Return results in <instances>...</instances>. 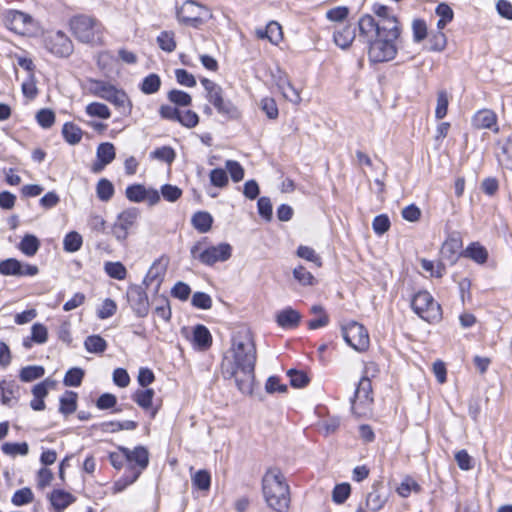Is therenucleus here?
Segmentation results:
<instances>
[{
    "label": "nucleus",
    "mask_w": 512,
    "mask_h": 512,
    "mask_svg": "<svg viewBox=\"0 0 512 512\" xmlns=\"http://www.w3.org/2000/svg\"><path fill=\"white\" fill-rule=\"evenodd\" d=\"M256 359V347L249 331H239L233 336L231 347L224 353L221 373L225 379H234L242 394H252Z\"/></svg>",
    "instance_id": "f257e3e1"
},
{
    "label": "nucleus",
    "mask_w": 512,
    "mask_h": 512,
    "mask_svg": "<svg viewBox=\"0 0 512 512\" xmlns=\"http://www.w3.org/2000/svg\"><path fill=\"white\" fill-rule=\"evenodd\" d=\"M401 33L390 35L377 30L374 16L364 14L358 20V41L368 45V58L373 63L393 60L397 55V40Z\"/></svg>",
    "instance_id": "f03ea898"
},
{
    "label": "nucleus",
    "mask_w": 512,
    "mask_h": 512,
    "mask_svg": "<svg viewBox=\"0 0 512 512\" xmlns=\"http://www.w3.org/2000/svg\"><path fill=\"white\" fill-rule=\"evenodd\" d=\"M266 503L277 512H286L290 504L289 486L279 469H269L262 480Z\"/></svg>",
    "instance_id": "7ed1b4c3"
},
{
    "label": "nucleus",
    "mask_w": 512,
    "mask_h": 512,
    "mask_svg": "<svg viewBox=\"0 0 512 512\" xmlns=\"http://www.w3.org/2000/svg\"><path fill=\"white\" fill-rule=\"evenodd\" d=\"M119 450L124 454L125 459L129 464L135 463L137 465V467L130 466L125 475L115 483L116 490L122 491L128 485L134 483L142 471L148 466L149 453L143 446H138L133 450L126 447H120Z\"/></svg>",
    "instance_id": "20e7f679"
},
{
    "label": "nucleus",
    "mask_w": 512,
    "mask_h": 512,
    "mask_svg": "<svg viewBox=\"0 0 512 512\" xmlns=\"http://www.w3.org/2000/svg\"><path fill=\"white\" fill-rule=\"evenodd\" d=\"M89 91L96 97L102 98L113 104L121 113H129L131 104L127 94L117 89L109 82L91 79L89 81Z\"/></svg>",
    "instance_id": "39448f33"
},
{
    "label": "nucleus",
    "mask_w": 512,
    "mask_h": 512,
    "mask_svg": "<svg viewBox=\"0 0 512 512\" xmlns=\"http://www.w3.org/2000/svg\"><path fill=\"white\" fill-rule=\"evenodd\" d=\"M71 30L74 36L83 43H98L101 41L102 25L94 18L79 15L71 19Z\"/></svg>",
    "instance_id": "423d86ee"
},
{
    "label": "nucleus",
    "mask_w": 512,
    "mask_h": 512,
    "mask_svg": "<svg viewBox=\"0 0 512 512\" xmlns=\"http://www.w3.org/2000/svg\"><path fill=\"white\" fill-rule=\"evenodd\" d=\"M201 84L207 92V100L216 108L217 112L227 118L236 119L240 113L237 107L229 100L223 98V89L208 78H202Z\"/></svg>",
    "instance_id": "0eeeda50"
},
{
    "label": "nucleus",
    "mask_w": 512,
    "mask_h": 512,
    "mask_svg": "<svg viewBox=\"0 0 512 512\" xmlns=\"http://www.w3.org/2000/svg\"><path fill=\"white\" fill-rule=\"evenodd\" d=\"M1 19L8 30L18 35H31L37 28L34 18L20 10L6 9L1 13Z\"/></svg>",
    "instance_id": "6e6552de"
},
{
    "label": "nucleus",
    "mask_w": 512,
    "mask_h": 512,
    "mask_svg": "<svg viewBox=\"0 0 512 512\" xmlns=\"http://www.w3.org/2000/svg\"><path fill=\"white\" fill-rule=\"evenodd\" d=\"M190 253L202 264L212 266L217 262L227 261L232 255V247L228 243H220L202 249V242L199 241L191 247Z\"/></svg>",
    "instance_id": "1a4fd4ad"
},
{
    "label": "nucleus",
    "mask_w": 512,
    "mask_h": 512,
    "mask_svg": "<svg viewBox=\"0 0 512 512\" xmlns=\"http://www.w3.org/2000/svg\"><path fill=\"white\" fill-rule=\"evenodd\" d=\"M177 19L180 23L198 28L207 22L212 14L210 10L195 1L187 0L179 8H177Z\"/></svg>",
    "instance_id": "9d476101"
},
{
    "label": "nucleus",
    "mask_w": 512,
    "mask_h": 512,
    "mask_svg": "<svg viewBox=\"0 0 512 512\" xmlns=\"http://www.w3.org/2000/svg\"><path fill=\"white\" fill-rule=\"evenodd\" d=\"M411 307L420 318L429 323L441 319V307L427 291L417 292L412 298Z\"/></svg>",
    "instance_id": "9b49d317"
},
{
    "label": "nucleus",
    "mask_w": 512,
    "mask_h": 512,
    "mask_svg": "<svg viewBox=\"0 0 512 512\" xmlns=\"http://www.w3.org/2000/svg\"><path fill=\"white\" fill-rule=\"evenodd\" d=\"M371 11L375 16L374 24L377 26V30L390 35L401 33V24L390 7L381 3H374Z\"/></svg>",
    "instance_id": "f8f14e48"
},
{
    "label": "nucleus",
    "mask_w": 512,
    "mask_h": 512,
    "mask_svg": "<svg viewBox=\"0 0 512 512\" xmlns=\"http://www.w3.org/2000/svg\"><path fill=\"white\" fill-rule=\"evenodd\" d=\"M345 342L358 352L366 351L370 345L367 329L360 323L352 321L342 327Z\"/></svg>",
    "instance_id": "ddd939ff"
},
{
    "label": "nucleus",
    "mask_w": 512,
    "mask_h": 512,
    "mask_svg": "<svg viewBox=\"0 0 512 512\" xmlns=\"http://www.w3.org/2000/svg\"><path fill=\"white\" fill-rule=\"evenodd\" d=\"M229 172L234 182H239L244 178V169L239 162H226V169L216 168L211 170L209 177L211 184L218 188H224L228 185Z\"/></svg>",
    "instance_id": "4468645a"
},
{
    "label": "nucleus",
    "mask_w": 512,
    "mask_h": 512,
    "mask_svg": "<svg viewBox=\"0 0 512 512\" xmlns=\"http://www.w3.org/2000/svg\"><path fill=\"white\" fill-rule=\"evenodd\" d=\"M138 217L139 210L137 208L126 209L117 216L112 226V234L119 242L127 239L129 230L135 226Z\"/></svg>",
    "instance_id": "2eb2a0df"
},
{
    "label": "nucleus",
    "mask_w": 512,
    "mask_h": 512,
    "mask_svg": "<svg viewBox=\"0 0 512 512\" xmlns=\"http://www.w3.org/2000/svg\"><path fill=\"white\" fill-rule=\"evenodd\" d=\"M45 48L57 57H68L73 52V44L61 31L50 32L44 38Z\"/></svg>",
    "instance_id": "dca6fc26"
},
{
    "label": "nucleus",
    "mask_w": 512,
    "mask_h": 512,
    "mask_svg": "<svg viewBox=\"0 0 512 512\" xmlns=\"http://www.w3.org/2000/svg\"><path fill=\"white\" fill-rule=\"evenodd\" d=\"M372 401L371 380L367 376H364L360 379L355 390L354 398L351 400L353 412L359 415L365 413V409L369 408Z\"/></svg>",
    "instance_id": "f3484780"
},
{
    "label": "nucleus",
    "mask_w": 512,
    "mask_h": 512,
    "mask_svg": "<svg viewBox=\"0 0 512 512\" xmlns=\"http://www.w3.org/2000/svg\"><path fill=\"white\" fill-rule=\"evenodd\" d=\"M127 301L137 317H146L149 313L147 293L140 285H130L127 289Z\"/></svg>",
    "instance_id": "a211bd4d"
},
{
    "label": "nucleus",
    "mask_w": 512,
    "mask_h": 512,
    "mask_svg": "<svg viewBox=\"0 0 512 512\" xmlns=\"http://www.w3.org/2000/svg\"><path fill=\"white\" fill-rule=\"evenodd\" d=\"M39 272L36 265L21 263L16 258H8L0 261V274L3 276H35Z\"/></svg>",
    "instance_id": "6ab92c4d"
},
{
    "label": "nucleus",
    "mask_w": 512,
    "mask_h": 512,
    "mask_svg": "<svg viewBox=\"0 0 512 512\" xmlns=\"http://www.w3.org/2000/svg\"><path fill=\"white\" fill-rule=\"evenodd\" d=\"M463 246L462 238L460 233L453 232L444 241L441 247V256L444 260L449 261L450 264H454L458 257L461 256V249Z\"/></svg>",
    "instance_id": "aec40b11"
},
{
    "label": "nucleus",
    "mask_w": 512,
    "mask_h": 512,
    "mask_svg": "<svg viewBox=\"0 0 512 512\" xmlns=\"http://www.w3.org/2000/svg\"><path fill=\"white\" fill-rule=\"evenodd\" d=\"M333 38L337 46L346 49L356 38V28L350 24L340 23L335 26Z\"/></svg>",
    "instance_id": "412c9836"
},
{
    "label": "nucleus",
    "mask_w": 512,
    "mask_h": 512,
    "mask_svg": "<svg viewBox=\"0 0 512 512\" xmlns=\"http://www.w3.org/2000/svg\"><path fill=\"white\" fill-rule=\"evenodd\" d=\"M473 125L478 129H490L498 132L497 115L490 109L479 110L473 117Z\"/></svg>",
    "instance_id": "4be33fe9"
},
{
    "label": "nucleus",
    "mask_w": 512,
    "mask_h": 512,
    "mask_svg": "<svg viewBox=\"0 0 512 512\" xmlns=\"http://www.w3.org/2000/svg\"><path fill=\"white\" fill-rule=\"evenodd\" d=\"M300 320L301 314L291 307L281 310L278 312L276 317L278 325L284 329L296 328L299 325Z\"/></svg>",
    "instance_id": "5701e85b"
},
{
    "label": "nucleus",
    "mask_w": 512,
    "mask_h": 512,
    "mask_svg": "<svg viewBox=\"0 0 512 512\" xmlns=\"http://www.w3.org/2000/svg\"><path fill=\"white\" fill-rule=\"evenodd\" d=\"M18 391V386L14 381L1 380L0 381V400L2 405L11 407L16 402L15 393Z\"/></svg>",
    "instance_id": "b1692460"
},
{
    "label": "nucleus",
    "mask_w": 512,
    "mask_h": 512,
    "mask_svg": "<svg viewBox=\"0 0 512 512\" xmlns=\"http://www.w3.org/2000/svg\"><path fill=\"white\" fill-rule=\"evenodd\" d=\"M75 501V497L64 490H54L50 495L52 506L58 511H63Z\"/></svg>",
    "instance_id": "393cba45"
},
{
    "label": "nucleus",
    "mask_w": 512,
    "mask_h": 512,
    "mask_svg": "<svg viewBox=\"0 0 512 512\" xmlns=\"http://www.w3.org/2000/svg\"><path fill=\"white\" fill-rule=\"evenodd\" d=\"M461 256L472 259L476 263L483 264L488 258V252L478 242H474L461 252Z\"/></svg>",
    "instance_id": "a878e982"
},
{
    "label": "nucleus",
    "mask_w": 512,
    "mask_h": 512,
    "mask_svg": "<svg viewBox=\"0 0 512 512\" xmlns=\"http://www.w3.org/2000/svg\"><path fill=\"white\" fill-rule=\"evenodd\" d=\"M191 223L198 232L206 233L212 227L213 217L206 211H198L192 216Z\"/></svg>",
    "instance_id": "bb28decb"
},
{
    "label": "nucleus",
    "mask_w": 512,
    "mask_h": 512,
    "mask_svg": "<svg viewBox=\"0 0 512 512\" xmlns=\"http://www.w3.org/2000/svg\"><path fill=\"white\" fill-rule=\"evenodd\" d=\"M19 250L28 257L34 256L39 248L40 241L32 234H26L18 245Z\"/></svg>",
    "instance_id": "cd10ccee"
},
{
    "label": "nucleus",
    "mask_w": 512,
    "mask_h": 512,
    "mask_svg": "<svg viewBox=\"0 0 512 512\" xmlns=\"http://www.w3.org/2000/svg\"><path fill=\"white\" fill-rule=\"evenodd\" d=\"M193 340L199 348L206 349L211 345L212 337L205 326L197 325L194 329Z\"/></svg>",
    "instance_id": "c85d7f7f"
},
{
    "label": "nucleus",
    "mask_w": 512,
    "mask_h": 512,
    "mask_svg": "<svg viewBox=\"0 0 512 512\" xmlns=\"http://www.w3.org/2000/svg\"><path fill=\"white\" fill-rule=\"evenodd\" d=\"M62 135L69 144H77L82 139V130L76 124L67 122L63 125Z\"/></svg>",
    "instance_id": "c756f323"
},
{
    "label": "nucleus",
    "mask_w": 512,
    "mask_h": 512,
    "mask_svg": "<svg viewBox=\"0 0 512 512\" xmlns=\"http://www.w3.org/2000/svg\"><path fill=\"white\" fill-rule=\"evenodd\" d=\"M85 349L90 353H103L107 348V342L99 335H90L84 341Z\"/></svg>",
    "instance_id": "7c9ffc66"
},
{
    "label": "nucleus",
    "mask_w": 512,
    "mask_h": 512,
    "mask_svg": "<svg viewBox=\"0 0 512 512\" xmlns=\"http://www.w3.org/2000/svg\"><path fill=\"white\" fill-rule=\"evenodd\" d=\"M104 271L107 275L116 280H124L127 276V269L121 262L108 261L104 264Z\"/></svg>",
    "instance_id": "2f4dec72"
},
{
    "label": "nucleus",
    "mask_w": 512,
    "mask_h": 512,
    "mask_svg": "<svg viewBox=\"0 0 512 512\" xmlns=\"http://www.w3.org/2000/svg\"><path fill=\"white\" fill-rule=\"evenodd\" d=\"M436 15L439 17V20L437 22V28L439 30H442L448 23H450L453 20V10L451 7L445 3H440L436 7Z\"/></svg>",
    "instance_id": "473e14b6"
},
{
    "label": "nucleus",
    "mask_w": 512,
    "mask_h": 512,
    "mask_svg": "<svg viewBox=\"0 0 512 512\" xmlns=\"http://www.w3.org/2000/svg\"><path fill=\"white\" fill-rule=\"evenodd\" d=\"M157 43L159 47L168 53L173 52L176 49L175 34L172 31H162L157 36Z\"/></svg>",
    "instance_id": "72a5a7b5"
},
{
    "label": "nucleus",
    "mask_w": 512,
    "mask_h": 512,
    "mask_svg": "<svg viewBox=\"0 0 512 512\" xmlns=\"http://www.w3.org/2000/svg\"><path fill=\"white\" fill-rule=\"evenodd\" d=\"M160 86V77L155 73H151L143 79L140 89L144 94L149 95L156 93L159 90Z\"/></svg>",
    "instance_id": "f704fd0d"
},
{
    "label": "nucleus",
    "mask_w": 512,
    "mask_h": 512,
    "mask_svg": "<svg viewBox=\"0 0 512 512\" xmlns=\"http://www.w3.org/2000/svg\"><path fill=\"white\" fill-rule=\"evenodd\" d=\"M45 373L42 366L31 365L23 367L20 371L19 377L23 382H31L33 380L41 378Z\"/></svg>",
    "instance_id": "c9c22d12"
},
{
    "label": "nucleus",
    "mask_w": 512,
    "mask_h": 512,
    "mask_svg": "<svg viewBox=\"0 0 512 512\" xmlns=\"http://www.w3.org/2000/svg\"><path fill=\"white\" fill-rule=\"evenodd\" d=\"M77 408V394L72 391L66 392V395L60 399V412L69 415L75 412Z\"/></svg>",
    "instance_id": "e433bc0d"
},
{
    "label": "nucleus",
    "mask_w": 512,
    "mask_h": 512,
    "mask_svg": "<svg viewBox=\"0 0 512 512\" xmlns=\"http://www.w3.org/2000/svg\"><path fill=\"white\" fill-rule=\"evenodd\" d=\"M1 450L4 454L15 457L17 455L25 456L29 452V447L26 442L10 443L6 442L2 445Z\"/></svg>",
    "instance_id": "4c0bfd02"
},
{
    "label": "nucleus",
    "mask_w": 512,
    "mask_h": 512,
    "mask_svg": "<svg viewBox=\"0 0 512 512\" xmlns=\"http://www.w3.org/2000/svg\"><path fill=\"white\" fill-rule=\"evenodd\" d=\"M82 243V236L78 232L72 231L65 236L63 240V247L67 252H76L81 248Z\"/></svg>",
    "instance_id": "58836bf2"
},
{
    "label": "nucleus",
    "mask_w": 512,
    "mask_h": 512,
    "mask_svg": "<svg viewBox=\"0 0 512 512\" xmlns=\"http://www.w3.org/2000/svg\"><path fill=\"white\" fill-rule=\"evenodd\" d=\"M83 377L84 371L81 368L74 367L66 372L63 383L67 387H78L81 385Z\"/></svg>",
    "instance_id": "ea45409f"
},
{
    "label": "nucleus",
    "mask_w": 512,
    "mask_h": 512,
    "mask_svg": "<svg viewBox=\"0 0 512 512\" xmlns=\"http://www.w3.org/2000/svg\"><path fill=\"white\" fill-rule=\"evenodd\" d=\"M154 391L152 389L138 390L133 395V400L143 409L148 410L152 406Z\"/></svg>",
    "instance_id": "a19ab883"
},
{
    "label": "nucleus",
    "mask_w": 512,
    "mask_h": 512,
    "mask_svg": "<svg viewBox=\"0 0 512 512\" xmlns=\"http://www.w3.org/2000/svg\"><path fill=\"white\" fill-rule=\"evenodd\" d=\"M86 113L89 116L108 119L111 115L107 105L99 102H92L86 106Z\"/></svg>",
    "instance_id": "79ce46f5"
},
{
    "label": "nucleus",
    "mask_w": 512,
    "mask_h": 512,
    "mask_svg": "<svg viewBox=\"0 0 512 512\" xmlns=\"http://www.w3.org/2000/svg\"><path fill=\"white\" fill-rule=\"evenodd\" d=\"M385 502L386 498L374 489L367 495L366 507L373 512H377L383 508Z\"/></svg>",
    "instance_id": "37998d69"
},
{
    "label": "nucleus",
    "mask_w": 512,
    "mask_h": 512,
    "mask_svg": "<svg viewBox=\"0 0 512 512\" xmlns=\"http://www.w3.org/2000/svg\"><path fill=\"white\" fill-rule=\"evenodd\" d=\"M293 276L303 286H312L316 282L315 277L302 265L294 268Z\"/></svg>",
    "instance_id": "c03bdc74"
},
{
    "label": "nucleus",
    "mask_w": 512,
    "mask_h": 512,
    "mask_svg": "<svg viewBox=\"0 0 512 512\" xmlns=\"http://www.w3.org/2000/svg\"><path fill=\"white\" fill-rule=\"evenodd\" d=\"M33 499H34V495H33L32 490L28 487H25V488L17 490L13 494L11 502L15 506H23V505L31 503L33 501Z\"/></svg>",
    "instance_id": "a18cd8bd"
},
{
    "label": "nucleus",
    "mask_w": 512,
    "mask_h": 512,
    "mask_svg": "<svg viewBox=\"0 0 512 512\" xmlns=\"http://www.w3.org/2000/svg\"><path fill=\"white\" fill-rule=\"evenodd\" d=\"M162 271L159 266L154 263L149 269L146 277L144 278L143 284L148 288L155 284V288L158 289L162 282Z\"/></svg>",
    "instance_id": "49530a36"
},
{
    "label": "nucleus",
    "mask_w": 512,
    "mask_h": 512,
    "mask_svg": "<svg viewBox=\"0 0 512 512\" xmlns=\"http://www.w3.org/2000/svg\"><path fill=\"white\" fill-rule=\"evenodd\" d=\"M420 485L411 477H406L399 487L397 488V492L401 497H408L412 492H419Z\"/></svg>",
    "instance_id": "de8ad7c7"
},
{
    "label": "nucleus",
    "mask_w": 512,
    "mask_h": 512,
    "mask_svg": "<svg viewBox=\"0 0 512 512\" xmlns=\"http://www.w3.org/2000/svg\"><path fill=\"white\" fill-rule=\"evenodd\" d=\"M192 483L199 490H209L211 484V477L209 472L206 470H199L192 477Z\"/></svg>",
    "instance_id": "09e8293b"
},
{
    "label": "nucleus",
    "mask_w": 512,
    "mask_h": 512,
    "mask_svg": "<svg viewBox=\"0 0 512 512\" xmlns=\"http://www.w3.org/2000/svg\"><path fill=\"white\" fill-rule=\"evenodd\" d=\"M155 314L158 318L162 319L165 322H168L170 320L172 313L170 303L167 298L161 297L157 299Z\"/></svg>",
    "instance_id": "8fccbe9b"
},
{
    "label": "nucleus",
    "mask_w": 512,
    "mask_h": 512,
    "mask_svg": "<svg viewBox=\"0 0 512 512\" xmlns=\"http://www.w3.org/2000/svg\"><path fill=\"white\" fill-rule=\"evenodd\" d=\"M449 98L446 91L441 90L437 94V105L435 109V117L437 119H443L448 110Z\"/></svg>",
    "instance_id": "3c124183"
},
{
    "label": "nucleus",
    "mask_w": 512,
    "mask_h": 512,
    "mask_svg": "<svg viewBox=\"0 0 512 512\" xmlns=\"http://www.w3.org/2000/svg\"><path fill=\"white\" fill-rule=\"evenodd\" d=\"M351 493V487L348 483L337 484L332 492V499L337 504H343Z\"/></svg>",
    "instance_id": "603ef678"
},
{
    "label": "nucleus",
    "mask_w": 512,
    "mask_h": 512,
    "mask_svg": "<svg viewBox=\"0 0 512 512\" xmlns=\"http://www.w3.org/2000/svg\"><path fill=\"white\" fill-rule=\"evenodd\" d=\"M146 187L141 184H135L126 188V197L132 202H143L145 200Z\"/></svg>",
    "instance_id": "864d4df0"
},
{
    "label": "nucleus",
    "mask_w": 512,
    "mask_h": 512,
    "mask_svg": "<svg viewBox=\"0 0 512 512\" xmlns=\"http://www.w3.org/2000/svg\"><path fill=\"white\" fill-rule=\"evenodd\" d=\"M279 87L281 89V92H282V95L284 96V98H286L287 100H289L290 102H292L294 104L300 103V101H301L300 93L289 81L284 82Z\"/></svg>",
    "instance_id": "5fc2aeb1"
},
{
    "label": "nucleus",
    "mask_w": 512,
    "mask_h": 512,
    "mask_svg": "<svg viewBox=\"0 0 512 512\" xmlns=\"http://www.w3.org/2000/svg\"><path fill=\"white\" fill-rule=\"evenodd\" d=\"M168 99L178 106H189L191 104V96L182 90H171L168 93Z\"/></svg>",
    "instance_id": "6e6d98bb"
},
{
    "label": "nucleus",
    "mask_w": 512,
    "mask_h": 512,
    "mask_svg": "<svg viewBox=\"0 0 512 512\" xmlns=\"http://www.w3.org/2000/svg\"><path fill=\"white\" fill-rule=\"evenodd\" d=\"M56 385V382L54 380H51L50 378H46L41 383L36 384L32 388V394L36 398H42L44 399L48 395V391L50 389H53Z\"/></svg>",
    "instance_id": "4d7b16f0"
},
{
    "label": "nucleus",
    "mask_w": 512,
    "mask_h": 512,
    "mask_svg": "<svg viewBox=\"0 0 512 512\" xmlns=\"http://www.w3.org/2000/svg\"><path fill=\"white\" fill-rule=\"evenodd\" d=\"M297 255L307 261L314 263L317 267H321V258L316 254L315 250L308 246H299L297 249Z\"/></svg>",
    "instance_id": "13d9d810"
},
{
    "label": "nucleus",
    "mask_w": 512,
    "mask_h": 512,
    "mask_svg": "<svg viewBox=\"0 0 512 512\" xmlns=\"http://www.w3.org/2000/svg\"><path fill=\"white\" fill-rule=\"evenodd\" d=\"M290 384L295 388H303L309 383V378L303 371L291 369L287 372Z\"/></svg>",
    "instance_id": "bf43d9fd"
},
{
    "label": "nucleus",
    "mask_w": 512,
    "mask_h": 512,
    "mask_svg": "<svg viewBox=\"0 0 512 512\" xmlns=\"http://www.w3.org/2000/svg\"><path fill=\"white\" fill-rule=\"evenodd\" d=\"M36 119L42 128L48 129L55 122V114L50 109H41L37 112Z\"/></svg>",
    "instance_id": "052dcab7"
},
{
    "label": "nucleus",
    "mask_w": 512,
    "mask_h": 512,
    "mask_svg": "<svg viewBox=\"0 0 512 512\" xmlns=\"http://www.w3.org/2000/svg\"><path fill=\"white\" fill-rule=\"evenodd\" d=\"M114 194V187L110 181L101 179L97 184V195L99 199L108 201Z\"/></svg>",
    "instance_id": "680f3d73"
},
{
    "label": "nucleus",
    "mask_w": 512,
    "mask_h": 512,
    "mask_svg": "<svg viewBox=\"0 0 512 512\" xmlns=\"http://www.w3.org/2000/svg\"><path fill=\"white\" fill-rule=\"evenodd\" d=\"M177 121L179 123H181L183 126L192 128L198 124L199 117L195 112H193L191 110H186V111L180 110Z\"/></svg>",
    "instance_id": "e2e57ef3"
},
{
    "label": "nucleus",
    "mask_w": 512,
    "mask_h": 512,
    "mask_svg": "<svg viewBox=\"0 0 512 512\" xmlns=\"http://www.w3.org/2000/svg\"><path fill=\"white\" fill-rule=\"evenodd\" d=\"M390 225V220L385 214L376 216L372 222V228L377 235L386 233L389 230Z\"/></svg>",
    "instance_id": "0e129e2a"
},
{
    "label": "nucleus",
    "mask_w": 512,
    "mask_h": 512,
    "mask_svg": "<svg viewBox=\"0 0 512 512\" xmlns=\"http://www.w3.org/2000/svg\"><path fill=\"white\" fill-rule=\"evenodd\" d=\"M117 305L114 300L107 298L103 301L97 315L100 319H107L116 313Z\"/></svg>",
    "instance_id": "69168bd1"
},
{
    "label": "nucleus",
    "mask_w": 512,
    "mask_h": 512,
    "mask_svg": "<svg viewBox=\"0 0 512 512\" xmlns=\"http://www.w3.org/2000/svg\"><path fill=\"white\" fill-rule=\"evenodd\" d=\"M349 14V9L346 6H338L332 9H329L326 12V17L328 20L332 22H342L344 21Z\"/></svg>",
    "instance_id": "338daca9"
},
{
    "label": "nucleus",
    "mask_w": 512,
    "mask_h": 512,
    "mask_svg": "<svg viewBox=\"0 0 512 512\" xmlns=\"http://www.w3.org/2000/svg\"><path fill=\"white\" fill-rule=\"evenodd\" d=\"M161 194L165 200L175 202L181 197L182 190L177 186L165 184L161 187Z\"/></svg>",
    "instance_id": "774afa93"
}]
</instances>
